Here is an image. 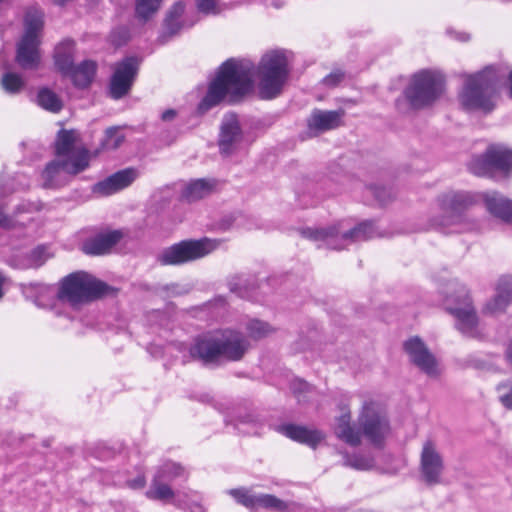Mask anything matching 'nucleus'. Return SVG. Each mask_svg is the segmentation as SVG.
I'll return each instance as SVG.
<instances>
[{"label": "nucleus", "mask_w": 512, "mask_h": 512, "mask_svg": "<svg viewBox=\"0 0 512 512\" xmlns=\"http://www.w3.org/2000/svg\"><path fill=\"white\" fill-rule=\"evenodd\" d=\"M510 87H509V97L512 99V70L509 72L508 75Z\"/></svg>", "instance_id": "56"}, {"label": "nucleus", "mask_w": 512, "mask_h": 512, "mask_svg": "<svg viewBox=\"0 0 512 512\" xmlns=\"http://www.w3.org/2000/svg\"><path fill=\"white\" fill-rule=\"evenodd\" d=\"M249 347L247 339L239 332L225 329L204 333L195 338L189 349L192 358L203 364L218 362L221 358L239 361Z\"/></svg>", "instance_id": "3"}, {"label": "nucleus", "mask_w": 512, "mask_h": 512, "mask_svg": "<svg viewBox=\"0 0 512 512\" xmlns=\"http://www.w3.org/2000/svg\"><path fill=\"white\" fill-rule=\"evenodd\" d=\"M229 494L237 501V503L245 506L251 511L256 510V499L258 494H254L245 488L231 489Z\"/></svg>", "instance_id": "39"}, {"label": "nucleus", "mask_w": 512, "mask_h": 512, "mask_svg": "<svg viewBox=\"0 0 512 512\" xmlns=\"http://www.w3.org/2000/svg\"><path fill=\"white\" fill-rule=\"evenodd\" d=\"M343 110H314L308 119V127L312 131L324 132L335 129L341 125Z\"/></svg>", "instance_id": "21"}, {"label": "nucleus", "mask_w": 512, "mask_h": 512, "mask_svg": "<svg viewBox=\"0 0 512 512\" xmlns=\"http://www.w3.org/2000/svg\"><path fill=\"white\" fill-rule=\"evenodd\" d=\"M477 202V195L466 191H450L439 196L438 203L441 210L447 214L441 218H434L435 227H450L464 222V211Z\"/></svg>", "instance_id": "11"}, {"label": "nucleus", "mask_w": 512, "mask_h": 512, "mask_svg": "<svg viewBox=\"0 0 512 512\" xmlns=\"http://www.w3.org/2000/svg\"><path fill=\"white\" fill-rule=\"evenodd\" d=\"M36 103L42 109L51 113H58L63 108V102L60 97L47 87H42L38 90Z\"/></svg>", "instance_id": "30"}, {"label": "nucleus", "mask_w": 512, "mask_h": 512, "mask_svg": "<svg viewBox=\"0 0 512 512\" xmlns=\"http://www.w3.org/2000/svg\"><path fill=\"white\" fill-rule=\"evenodd\" d=\"M43 12L36 6H31L26 10L24 17V37L39 39V32L43 27Z\"/></svg>", "instance_id": "29"}, {"label": "nucleus", "mask_w": 512, "mask_h": 512, "mask_svg": "<svg viewBox=\"0 0 512 512\" xmlns=\"http://www.w3.org/2000/svg\"><path fill=\"white\" fill-rule=\"evenodd\" d=\"M125 139L117 127H110L105 131L104 138L101 141V147L104 150H115L121 146Z\"/></svg>", "instance_id": "38"}, {"label": "nucleus", "mask_w": 512, "mask_h": 512, "mask_svg": "<svg viewBox=\"0 0 512 512\" xmlns=\"http://www.w3.org/2000/svg\"><path fill=\"white\" fill-rule=\"evenodd\" d=\"M259 508L273 512H286L288 505L286 502L272 494H258L256 499V510Z\"/></svg>", "instance_id": "36"}, {"label": "nucleus", "mask_w": 512, "mask_h": 512, "mask_svg": "<svg viewBox=\"0 0 512 512\" xmlns=\"http://www.w3.org/2000/svg\"><path fill=\"white\" fill-rule=\"evenodd\" d=\"M335 436L344 443L357 447L365 438L374 448H384L391 436L392 427L387 411L373 400L364 401L358 413L356 425L352 423L348 407L340 408V415L334 424Z\"/></svg>", "instance_id": "1"}, {"label": "nucleus", "mask_w": 512, "mask_h": 512, "mask_svg": "<svg viewBox=\"0 0 512 512\" xmlns=\"http://www.w3.org/2000/svg\"><path fill=\"white\" fill-rule=\"evenodd\" d=\"M344 78L345 72L341 69H336L324 77L323 84L329 88H333L339 85L344 80Z\"/></svg>", "instance_id": "48"}, {"label": "nucleus", "mask_w": 512, "mask_h": 512, "mask_svg": "<svg viewBox=\"0 0 512 512\" xmlns=\"http://www.w3.org/2000/svg\"><path fill=\"white\" fill-rule=\"evenodd\" d=\"M54 61L57 69L63 75L71 72L74 66V42L72 40H64L56 46Z\"/></svg>", "instance_id": "26"}, {"label": "nucleus", "mask_w": 512, "mask_h": 512, "mask_svg": "<svg viewBox=\"0 0 512 512\" xmlns=\"http://www.w3.org/2000/svg\"><path fill=\"white\" fill-rule=\"evenodd\" d=\"M138 70L139 60L134 56L126 57L116 64L109 85V92L113 99H121L129 93Z\"/></svg>", "instance_id": "14"}, {"label": "nucleus", "mask_w": 512, "mask_h": 512, "mask_svg": "<svg viewBox=\"0 0 512 512\" xmlns=\"http://www.w3.org/2000/svg\"><path fill=\"white\" fill-rule=\"evenodd\" d=\"M500 401L506 408L512 410V385L508 393L500 396Z\"/></svg>", "instance_id": "51"}, {"label": "nucleus", "mask_w": 512, "mask_h": 512, "mask_svg": "<svg viewBox=\"0 0 512 512\" xmlns=\"http://www.w3.org/2000/svg\"><path fill=\"white\" fill-rule=\"evenodd\" d=\"M138 176L139 172L134 167L119 170L96 183L93 187V192L102 196L112 195L129 187Z\"/></svg>", "instance_id": "16"}, {"label": "nucleus", "mask_w": 512, "mask_h": 512, "mask_svg": "<svg viewBox=\"0 0 512 512\" xmlns=\"http://www.w3.org/2000/svg\"><path fill=\"white\" fill-rule=\"evenodd\" d=\"M6 281L4 275L0 272V299L4 296L3 285Z\"/></svg>", "instance_id": "55"}, {"label": "nucleus", "mask_w": 512, "mask_h": 512, "mask_svg": "<svg viewBox=\"0 0 512 512\" xmlns=\"http://www.w3.org/2000/svg\"><path fill=\"white\" fill-rule=\"evenodd\" d=\"M469 170L477 176H492L499 171L508 174L512 170V150L502 146L492 145L481 156L473 158Z\"/></svg>", "instance_id": "12"}, {"label": "nucleus", "mask_w": 512, "mask_h": 512, "mask_svg": "<svg viewBox=\"0 0 512 512\" xmlns=\"http://www.w3.org/2000/svg\"><path fill=\"white\" fill-rule=\"evenodd\" d=\"M280 431L288 438L312 447L322 440V434L319 431L294 424L283 425L280 427Z\"/></svg>", "instance_id": "25"}, {"label": "nucleus", "mask_w": 512, "mask_h": 512, "mask_svg": "<svg viewBox=\"0 0 512 512\" xmlns=\"http://www.w3.org/2000/svg\"><path fill=\"white\" fill-rule=\"evenodd\" d=\"M259 95L270 100L279 96L289 76L288 60L278 50L265 53L257 67Z\"/></svg>", "instance_id": "5"}, {"label": "nucleus", "mask_w": 512, "mask_h": 512, "mask_svg": "<svg viewBox=\"0 0 512 512\" xmlns=\"http://www.w3.org/2000/svg\"><path fill=\"white\" fill-rule=\"evenodd\" d=\"M512 302V277L503 276L499 279L495 297L486 304L491 313L503 312Z\"/></svg>", "instance_id": "22"}, {"label": "nucleus", "mask_w": 512, "mask_h": 512, "mask_svg": "<svg viewBox=\"0 0 512 512\" xmlns=\"http://www.w3.org/2000/svg\"><path fill=\"white\" fill-rule=\"evenodd\" d=\"M505 355H506L507 361L512 366V339L509 341V343L507 345Z\"/></svg>", "instance_id": "54"}, {"label": "nucleus", "mask_w": 512, "mask_h": 512, "mask_svg": "<svg viewBox=\"0 0 512 512\" xmlns=\"http://www.w3.org/2000/svg\"><path fill=\"white\" fill-rule=\"evenodd\" d=\"M41 209L42 204L39 202L22 201L15 207L13 213L10 216H13V219L16 220V218L22 214H31L38 212Z\"/></svg>", "instance_id": "43"}, {"label": "nucleus", "mask_w": 512, "mask_h": 512, "mask_svg": "<svg viewBox=\"0 0 512 512\" xmlns=\"http://www.w3.org/2000/svg\"><path fill=\"white\" fill-rule=\"evenodd\" d=\"M112 288L84 271L69 274L61 281L58 298L72 305L90 302L109 293Z\"/></svg>", "instance_id": "6"}, {"label": "nucleus", "mask_w": 512, "mask_h": 512, "mask_svg": "<svg viewBox=\"0 0 512 512\" xmlns=\"http://www.w3.org/2000/svg\"><path fill=\"white\" fill-rule=\"evenodd\" d=\"M445 305L456 319V327L462 334L478 336V316L465 286L459 285L455 293L447 295Z\"/></svg>", "instance_id": "9"}, {"label": "nucleus", "mask_w": 512, "mask_h": 512, "mask_svg": "<svg viewBox=\"0 0 512 512\" xmlns=\"http://www.w3.org/2000/svg\"><path fill=\"white\" fill-rule=\"evenodd\" d=\"M218 0H195L199 12L204 14H218Z\"/></svg>", "instance_id": "47"}, {"label": "nucleus", "mask_w": 512, "mask_h": 512, "mask_svg": "<svg viewBox=\"0 0 512 512\" xmlns=\"http://www.w3.org/2000/svg\"><path fill=\"white\" fill-rule=\"evenodd\" d=\"M162 0H135V15L142 21L147 22L160 9Z\"/></svg>", "instance_id": "34"}, {"label": "nucleus", "mask_w": 512, "mask_h": 512, "mask_svg": "<svg viewBox=\"0 0 512 512\" xmlns=\"http://www.w3.org/2000/svg\"><path fill=\"white\" fill-rule=\"evenodd\" d=\"M403 348L410 362L422 372L431 377L438 375L437 360L420 337L414 336L409 338L404 342Z\"/></svg>", "instance_id": "15"}, {"label": "nucleus", "mask_w": 512, "mask_h": 512, "mask_svg": "<svg viewBox=\"0 0 512 512\" xmlns=\"http://www.w3.org/2000/svg\"><path fill=\"white\" fill-rule=\"evenodd\" d=\"M242 139V130L235 114H228L222 120L219 135V149L221 154L228 156L234 149L235 145Z\"/></svg>", "instance_id": "17"}, {"label": "nucleus", "mask_w": 512, "mask_h": 512, "mask_svg": "<svg viewBox=\"0 0 512 512\" xmlns=\"http://www.w3.org/2000/svg\"><path fill=\"white\" fill-rule=\"evenodd\" d=\"M123 237L120 230L100 233L83 244V251L88 255H102L109 252Z\"/></svg>", "instance_id": "19"}, {"label": "nucleus", "mask_w": 512, "mask_h": 512, "mask_svg": "<svg viewBox=\"0 0 512 512\" xmlns=\"http://www.w3.org/2000/svg\"><path fill=\"white\" fill-rule=\"evenodd\" d=\"M444 89L443 76L432 70H421L412 75L403 96L414 110L427 108L435 103Z\"/></svg>", "instance_id": "7"}, {"label": "nucleus", "mask_w": 512, "mask_h": 512, "mask_svg": "<svg viewBox=\"0 0 512 512\" xmlns=\"http://www.w3.org/2000/svg\"><path fill=\"white\" fill-rule=\"evenodd\" d=\"M485 206L494 216L506 221H512V201L497 192L484 195Z\"/></svg>", "instance_id": "24"}, {"label": "nucleus", "mask_w": 512, "mask_h": 512, "mask_svg": "<svg viewBox=\"0 0 512 512\" xmlns=\"http://www.w3.org/2000/svg\"><path fill=\"white\" fill-rule=\"evenodd\" d=\"M185 11V3L182 1L176 2L166 14L163 23V31L158 37V42L160 44H165L169 41L170 38L177 35L183 27V22L181 20L182 15Z\"/></svg>", "instance_id": "20"}, {"label": "nucleus", "mask_w": 512, "mask_h": 512, "mask_svg": "<svg viewBox=\"0 0 512 512\" xmlns=\"http://www.w3.org/2000/svg\"><path fill=\"white\" fill-rule=\"evenodd\" d=\"M62 168L61 160H53L46 165L42 173L43 186L45 188H56L64 184L62 181Z\"/></svg>", "instance_id": "31"}, {"label": "nucleus", "mask_w": 512, "mask_h": 512, "mask_svg": "<svg viewBox=\"0 0 512 512\" xmlns=\"http://www.w3.org/2000/svg\"><path fill=\"white\" fill-rule=\"evenodd\" d=\"M500 79L494 66L465 75V82L459 93V102L466 111H479L484 114L496 107V84Z\"/></svg>", "instance_id": "4"}, {"label": "nucleus", "mask_w": 512, "mask_h": 512, "mask_svg": "<svg viewBox=\"0 0 512 512\" xmlns=\"http://www.w3.org/2000/svg\"><path fill=\"white\" fill-rule=\"evenodd\" d=\"M184 472V468L180 464L167 462L159 468L155 477L164 481H173L174 479L183 476Z\"/></svg>", "instance_id": "40"}, {"label": "nucleus", "mask_w": 512, "mask_h": 512, "mask_svg": "<svg viewBox=\"0 0 512 512\" xmlns=\"http://www.w3.org/2000/svg\"><path fill=\"white\" fill-rule=\"evenodd\" d=\"M249 335L254 339H261L270 335L274 329L269 323L260 320H251L247 326Z\"/></svg>", "instance_id": "42"}, {"label": "nucleus", "mask_w": 512, "mask_h": 512, "mask_svg": "<svg viewBox=\"0 0 512 512\" xmlns=\"http://www.w3.org/2000/svg\"><path fill=\"white\" fill-rule=\"evenodd\" d=\"M49 258L47 248L44 246H38L31 251L30 261L34 267L42 266L45 261Z\"/></svg>", "instance_id": "46"}, {"label": "nucleus", "mask_w": 512, "mask_h": 512, "mask_svg": "<svg viewBox=\"0 0 512 512\" xmlns=\"http://www.w3.org/2000/svg\"><path fill=\"white\" fill-rule=\"evenodd\" d=\"M233 221H234V217L232 215L226 216L221 220L220 227L223 230H227L232 226Z\"/></svg>", "instance_id": "53"}, {"label": "nucleus", "mask_w": 512, "mask_h": 512, "mask_svg": "<svg viewBox=\"0 0 512 512\" xmlns=\"http://www.w3.org/2000/svg\"><path fill=\"white\" fill-rule=\"evenodd\" d=\"M177 115V111L175 109H167L165 110L162 115L161 119L163 121H172Z\"/></svg>", "instance_id": "52"}, {"label": "nucleus", "mask_w": 512, "mask_h": 512, "mask_svg": "<svg viewBox=\"0 0 512 512\" xmlns=\"http://www.w3.org/2000/svg\"><path fill=\"white\" fill-rule=\"evenodd\" d=\"M290 389L300 404L307 403L309 401V395L313 392V388L310 384L298 378L291 382Z\"/></svg>", "instance_id": "41"}, {"label": "nucleus", "mask_w": 512, "mask_h": 512, "mask_svg": "<svg viewBox=\"0 0 512 512\" xmlns=\"http://www.w3.org/2000/svg\"><path fill=\"white\" fill-rule=\"evenodd\" d=\"M301 235L313 241H326L333 249H342L343 246L334 245L332 241L339 237L347 242L366 241L376 237L377 231L372 221H364L345 232H340L339 227L335 225L328 228H306L301 230Z\"/></svg>", "instance_id": "10"}, {"label": "nucleus", "mask_w": 512, "mask_h": 512, "mask_svg": "<svg viewBox=\"0 0 512 512\" xmlns=\"http://www.w3.org/2000/svg\"><path fill=\"white\" fill-rule=\"evenodd\" d=\"M255 66L249 60L228 59L219 68L215 79L209 84L204 98L198 104L203 114L217 106L226 96L235 103L253 88Z\"/></svg>", "instance_id": "2"}, {"label": "nucleus", "mask_w": 512, "mask_h": 512, "mask_svg": "<svg viewBox=\"0 0 512 512\" xmlns=\"http://www.w3.org/2000/svg\"><path fill=\"white\" fill-rule=\"evenodd\" d=\"M165 482L166 481L160 478L154 477L149 490L146 492V496L151 500L159 501H168L173 499L174 491Z\"/></svg>", "instance_id": "33"}, {"label": "nucleus", "mask_w": 512, "mask_h": 512, "mask_svg": "<svg viewBox=\"0 0 512 512\" xmlns=\"http://www.w3.org/2000/svg\"><path fill=\"white\" fill-rule=\"evenodd\" d=\"M216 247L217 242L209 238L182 240L163 249L157 261L163 266H179L207 256Z\"/></svg>", "instance_id": "8"}, {"label": "nucleus", "mask_w": 512, "mask_h": 512, "mask_svg": "<svg viewBox=\"0 0 512 512\" xmlns=\"http://www.w3.org/2000/svg\"><path fill=\"white\" fill-rule=\"evenodd\" d=\"M2 89L11 95L19 94L25 87L24 79L17 73L6 72L0 81Z\"/></svg>", "instance_id": "37"}, {"label": "nucleus", "mask_w": 512, "mask_h": 512, "mask_svg": "<svg viewBox=\"0 0 512 512\" xmlns=\"http://www.w3.org/2000/svg\"><path fill=\"white\" fill-rule=\"evenodd\" d=\"M127 484L132 489H141L145 486L146 480L144 476H137L135 479L129 480Z\"/></svg>", "instance_id": "50"}, {"label": "nucleus", "mask_w": 512, "mask_h": 512, "mask_svg": "<svg viewBox=\"0 0 512 512\" xmlns=\"http://www.w3.org/2000/svg\"><path fill=\"white\" fill-rule=\"evenodd\" d=\"M369 190L381 205L387 204L393 198V193L386 187L374 185L369 187Z\"/></svg>", "instance_id": "45"}, {"label": "nucleus", "mask_w": 512, "mask_h": 512, "mask_svg": "<svg viewBox=\"0 0 512 512\" xmlns=\"http://www.w3.org/2000/svg\"><path fill=\"white\" fill-rule=\"evenodd\" d=\"M444 468V460L436 443L427 439L420 453L419 472L422 481L429 486L440 484Z\"/></svg>", "instance_id": "13"}, {"label": "nucleus", "mask_w": 512, "mask_h": 512, "mask_svg": "<svg viewBox=\"0 0 512 512\" xmlns=\"http://www.w3.org/2000/svg\"><path fill=\"white\" fill-rule=\"evenodd\" d=\"M97 64L92 60H85L79 65H74L66 76L71 77L75 86L85 88L90 85L96 73Z\"/></svg>", "instance_id": "28"}, {"label": "nucleus", "mask_w": 512, "mask_h": 512, "mask_svg": "<svg viewBox=\"0 0 512 512\" xmlns=\"http://www.w3.org/2000/svg\"><path fill=\"white\" fill-rule=\"evenodd\" d=\"M340 454L343 458L342 464L345 467L358 471H369L376 467V460L371 452L349 453L347 451H342Z\"/></svg>", "instance_id": "27"}, {"label": "nucleus", "mask_w": 512, "mask_h": 512, "mask_svg": "<svg viewBox=\"0 0 512 512\" xmlns=\"http://www.w3.org/2000/svg\"><path fill=\"white\" fill-rule=\"evenodd\" d=\"M39 39L22 36L17 44L16 62L23 69H36L40 62Z\"/></svg>", "instance_id": "18"}, {"label": "nucleus", "mask_w": 512, "mask_h": 512, "mask_svg": "<svg viewBox=\"0 0 512 512\" xmlns=\"http://www.w3.org/2000/svg\"><path fill=\"white\" fill-rule=\"evenodd\" d=\"M112 37L113 43L120 46L128 41L129 31L124 27L118 28L113 32Z\"/></svg>", "instance_id": "49"}, {"label": "nucleus", "mask_w": 512, "mask_h": 512, "mask_svg": "<svg viewBox=\"0 0 512 512\" xmlns=\"http://www.w3.org/2000/svg\"><path fill=\"white\" fill-rule=\"evenodd\" d=\"M4 0H0V3H2Z\"/></svg>", "instance_id": "58"}, {"label": "nucleus", "mask_w": 512, "mask_h": 512, "mask_svg": "<svg viewBox=\"0 0 512 512\" xmlns=\"http://www.w3.org/2000/svg\"><path fill=\"white\" fill-rule=\"evenodd\" d=\"M76 136L77 135L74 130H60L57 134L55 143L56 154L58 156L68 155L74 147Z\"/></svg>", "instance_id": "35"}, {"label": "nucleus", "mask_w": 512, "mask_h": 512, "mask_svg": "<svg viewBox=\"0 0 512 512\" xmlns=\"http://www.w3.org/2000/svg\"><path fill=\"white\" fill-rule=\"evenodd\" d=\"M61 162L64 173L77 175L89 166L88 151L84 149L66 160H61Z\"/></svg>", "instance_id": "32"}, {"label": "nucleus", "mask_w": 512, "mask_h": 512, "mask_svg": "<svg viewBox=\"0 0 512 512\" xmlns=\"http://www.w3.org/2000/svg\"><path fill=\"white\" fill-rule=\"evenodd\" d=\"M215 187L214 180L196 179L185 184L181 190L180 199L193 203L209 196Z\"/></svg>", "instance_id": "23"}, {"label": "nucleus", "mask_w": 512, "mask_h": 512, "mask_svg": "<svg viewBox=\"0 0 512 512\" xmlns=\"http://www.w3.org/2000/svg\"><path fill=\"white\" fill-rule=\"evenodd\" d=\"M23 226L19 221L13 219V216L7 214L5 205L0 203V228L11 230Z\"/></svg>", "instance_id": "44"}, {"label": "nucleus", "mask_w": 512, "mask_h": 512, "mask_svg": "<svg viewBox=\"0 0 512 512\" xmlns=\"http://www.w3.org/2000/svg\"><path fill=\"white\" fill-rule=\"evenodd\" d=\"M202 511H203V509L200 505H196L195 509L193 510V512H202Z\"/></svg>", "instance_id": "57"}]
</instances>
